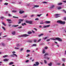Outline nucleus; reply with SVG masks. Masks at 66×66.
I'll return each mask as SVG.
<instances>
[{"label":"nucleus","instance_id":"f257e3e1","mask_svg":"<svg viewBox=\"0 0 66 66\" xmlns=\"http://www.w3.org/2000/svg\"><path fill=\"white\" fill-rule=\"evenodd\" d=\"M51 39L53 40H57L59 41V42H62V39L59 37L56 38L55 39L54 38H51Z\"/></svg>","mask_w":66,"mask_h":66},{"label":"nucleus","instance_id":"f03ea898","mask_svg":"<svg viewBox=\"0 0 66 66\" xmlns=\"http://www.w3.org/2000/svg\"><path fill=\"white\" fill-rule=\"evenodd\" d=\"M49 55V54L48 53H45L44 55V59H47V60H49V58L47 56V55Z\"/></svg>","mask_w":66,"mask_h":66},{"label":"nucleus","instance_id":"7ed1b4c3","mask_svg":"<svg viewBox=\"0 0 66 66\" xmlns=\"http://www.w3.org/2000/svg\"><path fill=\"white\" fill-rule=\"evenodd\" d=\"M29 35L26 34H24L23 35H19L18 36L19 37H27V36H29Z\"/></svg>","mask_w":66,"mask_h":66},{"label":"nucleus","instance_id":"20e7f679","mask_svg":"<svg viewBox=\"0 0 66 66\" xmlns=\"http://www.w3.org/2000/svg\"><path fill=\"white\" fill-rule=\"evenodd\" d=\"M26 23H27L32 24V21H28V20H26Z\"/></svg>","mask_w":66,"mask_h":66},{"label":"nucleus","instance_id":"39448f33","mask_svg":"<svg viewBox=\"0 0 66 66\" xmlns=\"http://www.w3.org/2000/svg\"><path fill=\"white\" fill-rule=\"evenodd\" d=\"M54 6H55L54 5H51V6L49 8V9L50 10H51V9H52L54 7Z\"/></svg>","mask_w":66,"mask_h":66},{"label":"nucleus","instance_id":"423d86ee","mask_svg":"<svg viewBox=\"0 0 66 66\" xmlns=\"http://www.w3.org/2000/svg\"><path fill=\"white\" fill-rule=\"evenodd\" d=\"M55 18H58V17H60V14H56L55 15Z\"/></svg>","mask_w":66,"mask_h":66},{"label":"nucleus","instance_id":"0eeeda50","mask_svg":"<svg viewBox=\"0 0 66 66\" xmlns=\"http://www.w3.org/2000/svg\"><path fill=\"white\" fill-rule=\"evenodd\" d=\"M50 26V25L44 26H43V28H47V27H49Z\"/></svg>","mask_w":66,"mask_h":66},{"label":"nucleus","instance_id":"6e6552de","mask_svg":"<svg viewBox=\"0 0 66 66\" xmlns=\"http://www.w3.org/2000/svg\"><path fill=\"white\" fill-rule=\"evenodd\" d=\"M13 54L14 55H15L16 57H17V55H16L15 54H14V53H16V52L15 51H13L12 52Z\"/></svg>","mask_w":66,"mask_h":66},{"label":"nucleus","instance_id":"1a4fd4ad","mask_svg":"<svg viewBox=\"0 0 66 66\" xmlns=\"http://www.w3.org/2000/svg\"><path fill=\"white\" fill-rule=\"evenodd\" d=\"M9 60V59H4V61L5 62H6V61H8Z\"/></svg>","mask_w":66,"mask_h":66},{"label":"nucleus","instance_id":"9d476101","mask_svg":"<svg viewBox=\"0 0 66 66\" xmlns=\"http://www.w3.org/2000/svg\"><path fill=\"white\" fill-rule=\"evenodd\" d=\"M65 23V22L64 21L63 22L62 21H61V24H64Z\"/></svg>","mask_w":66,"mask_h":66},{"label":"nucleus","instance_id":"9b49d317","mask_svg":"<svg viewBox=\"0 0 66 66\" xmlns=\"http://www.w3.org/2000/svg\"><path fill=\"white\" fill-rule=\"evenodd\" d=\"M44 35V34H42L40 35H38V37H40L42 36H43Z\"/></svg>","mask_w":66,"mask_h":66},{"label":"nucleus","instance_id":"f8f14e48","mask_svg":"<svg viewBox=\"0 0 66 66\" xmlns=\"http://www.w3.org/2000/svg\"><path fill=\"white\" fill-rule=\"evenodd\" d=\"M61 22H62V21H57V23H58L61 24Z\"/></svg>","mask_w":66,"mask_h":66},{"label":"nucleus","instance_id":"ddd939ff","mask_svg":"<svg viewBox=\"0 0 66 66\" xmlns=\"http://www.w3.org/2000/svg\"><path fill=\"white\" fill-rule=\"evenodd\" d=\"M35 63H36V65L37 66H38V65H39V63L38 62H36Z\"/></svg>","mask_w":66,"mask_h":66},{"label":"nucleus","instance_id":"4468645a","mask_svg":"<svg viewBox=\"0 0 66 66\" xmlns=\"http://www.w3.org/2000/svg\"><path fill=\"white\" fill-rule=\"evenodd\" d=\"M13 64H14V63L13 62H11L9 64V65H13Z\"/></svg>","mask_w":66,"mask_h":66},{"label":"nucleus","instance_id":"2eb2a0df","mask_svg":"<svg viewBox=\"0 0 66 66\" xmlns=\"http://www.w3.org/2000/svg\"><path fill=\"white\" fill-rule=\"evenodd\" d=\"M8 56H8L7 55H6L3 56V57H4V58H5V57H7Z\"/></svg>","mask_w":66,"mask_h":66},{"label":"nucleus","instance_id":"dca6fc26","mask_svg":"<svg viewBox=\"0 0 66 66\" xmlns=\"http://www.w3.org/2000/svg\"><path fill=\"white\" fill-rule=\"evenodd\" d=\"M48 65L49 66H51L52 65V63H51V62L50 63L48 64Z\"/></svg>","mask_w":66,"mask_h":66},{"label":"nucleus","instance_id":"f3484780","mask_svg":"<svg viewBox=\"0 0 66 66\" xmlns=\"http://www.w3.org/2000/svg\"><path fill=\"white\" fill-rule=\"evenodd\" d=\"M1 44L2 45V46H3V47H4V46H5V44L3 43H1Z\"/></svg>","mask_w":66,"mask_h":66},{"label":"nucleus","instance_id":"a211bd4d","mask_svg":"<svg viewBox=\"0 0 66 66\" xmlns=\"http://www.w3.org/2000/svg\"><path fill=\"white\" fill-rule=\"evenodd\" d=\"M31 51L30 50H27L26 51L27 52H30Z\"/></svg>","mask_w":66,"mask_h":66},{"label":"nucleus","instance_id":"6ab92c4d","mask_svg":"<svg viewBox=\"0 0 66 66\" xmlns=\"http://www.w3.org/2000/svg\"><path fill=\"white\" fill-rule=\"evenodd\" d=\"M46 23H50V21H47L45 22Z\"/></svg>","mask_w":66,"mask_h":66},{"label":"nucleus","instance_id":"aec40b11","mask_svg":"<svg viewBox=\"0 0 66 66\" xmlns=\"http://www.w3.org/2000/svg\"><path fill=\"white\" fill-rule=\"evenodd\" d=\"M24 25H25L26 26V23H22V26H23Z\"/></svg>","mask_w":66,"mask_h":66},{"label":"nucleus","instance_id":"412c9836","mask_svg":"<svg viewBox=\"0 0 66 66\" xmlns=\"http://www.w3.org/2000/svg\"><path fill=\"white\" fill-rule=\"evenodd\" d=\"M43 53L44 54L45 53V50L44 49L42 51Z\"/></svg>","mask_w":66,"mask_h":66},{"label":"nucleus","instance_id":"4be33fe9","mask_svg":"<svg viewBox=\"0 0 66 66\" xmlns=\"http://www.w3.org/2000/svg\"><path fill=\"white\" fill-rule=\"evenodd\" d=\"M34 6L35 7H39V5H35Z\"/></svg>","mask_w":66,"mask_h":66},{"label":"nucleus","instance_id":"5701e85b","mask_svg":"<svg viewBox=\"0 0 66 66\" xmlns=\"http://www.w3.org/2000/svg\"><path fill=\"white\" fill-rule=\"evenodd\" d=\"M32 32H31L29 31L28 32V34H32Z\"/></svg>","mask_w":66,"mask_h":66},{"label":"nucleus","instance_id":"b1692460","mask_svg":"<svg viewBox=\"0 0 66 66\" xmlns=\"http://www.w3.org/2000/svg\"><path fill=\"white\" fill-rule=\"evenodd\" d=\"M13 13H16L17 12V11H12Z\"/></svg>","mask_w":66,"mask_h":66},{"label":"nucleus","instance_id":"393cba45","mask_svg":"<svg viewBox=\"0 0 66 66\" xmlns=\"http://www.w3.org/2000/svg\"><path fill=\"white\" fill-rule=\"evenodd\" d=\"M19 25H13L12 26V27H17Z\"/></svg>","mask_w":66,"mask_h":66},{"label":"nucleus","instance_id":"a878e982","mask_svg":"<svg viewBox=\"0 0 66 66\" xmlns=\"http://www.w3.org/2000/svg\"><path fill=\"white\" fill-rule=\"evenodd\" d=\"M33 46H36V44H34L31 46V47H33Z\"/></svg>","mask_w":66,"mask_h":66},{"label":"nucleus","instance_id":"bb28decb","mask_svg":"<svg viewBox=\"0 0 66 66\" xmlns=\"http://www.w3.org/2000/svg\"><path fill=\"white\" fill-rule=\"evenodd\" d=\"M12 34L13 35H15V31H13L12 32Z\"/></svg>","mask_w":66,"mask_h":66},{"label":"nucleus","instance_id":"cd10ccee","mask_svg":"<svg viewBox=\"0 0 66 66\" xmlns=\"http://www.w3.org/2000/svg\"><path fill=\"white\" fill-rule=\"evenodd\" d=\"M15 49H16V50H18L19 48L18 47H15Z\"/></svg>","mask_w":66,"mask_h":66},{"label":"nucleus","instance_id":"c85d7f7f","mask_svg":"<svg viewBox=\"0 0 66 66\" xmlns=\"http://www.w3.org/2000/svg\"><path fill=\"white\" fill-rule=\"evenodd\" d=\"M2 24H3V25H4V26H6V24H5V23H4V22H2Z\"/></svg>","mask_w":66,"mask_h":66},{"label":"nucleus","instance_id":"c756f323","mask_svg":"<svg viewBox=\"0 0 66 66\" xmlns=\"http://www.w3.org/2000/svg\"><path fill=\"white\" fill-rule=\"evenodd\" d=\"M42 14H39V15L38 14L37 15V16H38V17H40V16H41V15H42Z\"/></svg>","mask_w":66,"mask_h":66},{"label":"nucleus","instance_id":"7c9ffc66","mask_svg":"<svg viewBox=\"0 0 66 66\" xmlns=\"http://www.w3.org/2000/svg\"><path fill=\"white\" fill-rule=\"evenodd\" d=\"M24 13V11H20L19 12L20 14H22V13Z\"/></svg>","mask_w":66,"mask_h":66},{"label":"nucleus","instance_id":"2f4dec72","mask_svg":"<svg viewBox=\"0 0 66 66\" xmlns=\"http://www.w3.org/2000/svg\"><path fill=\"white\" fill-rule=\"evenodd\" d=\"M4 5H8V3H6L4 4Z\"/></svg>","mask_w":66,"mask_h":66},{"label":"nucleus","instance_id":"473e14b6","mask_svg":"<svg viewBox=\"0 0 66 66\" xmlns=\"http://www.w3.org/2000/svg\"><path fill=\"white\" fill-rule=\"evenodd\" d=\"M62 11H63V12H64L65 13H66V11L65 10H63Z\"/></svg>","mask_w":66,"mask_h":66},{"label":"nucleus","instance_id":"72a5a7b5","mask_svg":"<svg viewBox=\"0 0 66 66\" xmlns=\"http://www.w3.org/2000/svg\"><path fill=\"white\" fill-rule=\"evenodd\" d=\"M27 16H28L27 15H25L23 17H24V18H26V17H27Z\"/></svg>","mask_w":66,"mask_h":66},{"label":"nucleus","instance_id":"f704fd0d","mask_svg":"<svg viewBox=\"0 0 66 66\" xmlns=\"http://www.w3.org/2000/svg\"><path fill=\"white\" fill-rule=\"evenodd\" d=\"M44 61L45 64H47V61L46 60H44Z\"/></svg>","mask_w":66,"mask_h":66},{"label":"nucleus","instance_id":"c9c22d12","mask_svg":"<svg viewBox=\"0 0 66 66\" xmlns=\"http://www.w3.org/2000/svg\"><path fill=\"white\" fill-rule=\"evenodd\" d=\"M42 40V39H39L38 41H37V42H40V40Z\"/></svg>","mask_w":66,"mask_h":66},{"label":"nucleus","instance_id":"e433bc0d","mask_svg":"<svg viewBox=\"0 0 66 66\" xmlns=\"http://www.w3.org/2000/svg\"><path fill=\"white\" fill-rule=\"evenodd\" d=\"M62 3H60L58 4V5H62Z\"/></svg>","mask_w":66,"mask_h":66},{"label":"nucleus","instance_id":"4c0bfd02","mask_svg":"<svg viewBox=\"0 0 66 66\" xmlns=\"http://www.w3.org/2000/svg\"><path fill=\"white\" fill-rule=\"evenodd\" d=\"M43 3L44 4H45L46 3H47V2H43Z\"/></svg>","mask_w":66,"mask_h":66},{"label":"nucleus","instance_id":"58836bf2","mask_svg":"<svg viewBox=\"0 0 66 66\" xmlns=\"http://www.w3.org/2000/svg\"><path fill=\"white\" fill-rule=\"evenodd\" d=\"M34 43H36V42L37 41V39H36L34 40Z\"/></svg>","mask_w":66,"mask_h":66},{"label":"nucleus","instance_id":"ea45409f","mask_svg":"<svg viewBox=\"0 0 66 66\" xmlns=\"http://www.w3.org/2000/svg\"><path fill=\"white\" fill-rule=\"evenodd\" d=\"M20 45H19V44H16V47H19Z\"/></svg>","mask_w":66,"mask_h":66},{"label":"nucleus","instance_id":"a19ab883","mask_svg":"<svg viewBox=\"0 0 66 66\" xmlns=\"http://www.w3.org/2000/svg\"><path fill=\"white\" fill-rule=\"evenodd\" d=\"M14 55L13 54V55H11L10 56H11V57H14Z\"/></svg>","mask_w":66,"mask_h":66},{"label":"nucleus","instance_id":"79ce46f5","mask_svg":"<svg viewBox=\"0 0 66 66\" xmlns=\"http://www.w3.org/2000/svg\"><path fill=\"white\" fill-rule=\"evenodd\" d=\"M62 9V8L61 7H58V10H60V9Z\"/></svg>","mask_w":66,"mask_h":66},{"label":"nucleus","instance_id":"37998d69","mask_svg":"<svg viewBox=\"0 0 66 66\" xmlns=\"http://www.w3.org/2000/svg\"><path fill=\"white\" fill-rule=\"evenodd\" d=\"M57 65H61V63H59L56 64Z\"/></svg>","mask_w":66,"mask_h":66},{"label":"nucleus","instance_id":"c03bdc74","mask_svg":"<svg viewBox=\"0 0 66 66\" xmlns=\"http://www.w3.org/2000/svg\"><path fill=\"white\" fill-rule=\"evenodd\" d=\"M1 19H3L4 18V17L3 16H1Z\"/></svg>","mask_w":66,"mask_h":66},{"label":"nucleus","instance_id":"a18cd8bd","mask_svg":"<svg viewBox=\"0 0 66 66\" xmlns=\"http://www.w3.org/2000/svg\"><path fill=\"white\" fill-rule=\"evenodd\" d=\"M47 38H48V37H46L44 38L43 39H44V40H45V39H47Z\"/></svg>","mask_w":66,"mask_h":66},{"label":"nucleus","instance_id":"49530a36","mask_svg":"<svg viewBox=\"0 0 66 66\" xmlns=\"http://www.w3.org/2000/svg\"><path fill=\"white\" fill-rule=\"evenodd\" d=\"M19 21H23V19H19Z\"/></svg>","mask_w":66,"mask_h":66},{"label":"nucleus","instance_id":"de8ad7c7","mask_svg":"<svg viewBox=\"0 0 66 66\" xmlns=\"http://www.w3.org/2000/svg\"><path fill=\"white\" fill-rule=\"evenodd\" d=\"M65 59H62V61H63V62H65Z\"/></svg>","mask_w":66,"mask_h":66},{"label":"nucleus","instance_id":"09e8293b","mask_svg":"<svg viewBox=\"0 0 66 66\" xmlns=\"http://www.w3.org/2000/svg\"><path fill=\"white\" fill-rule=\"evenodd\" d=\"M39 20V19L38 18H36V19H35V20Z\"/></svg>","mask_w":66,"mask_h":66},{"label":"nucleus","instance_id":"8fccbe9b","mask_svg":"<svg viewBox=\"0 0 66 66\" xmlns=\"http://www.w3.org/2000/svg\"><path fill=\"white\" fill-rule=\"evenodd\" d=\"M7 21H11V20L10 19H7Z\"/></svg>","mask_w":66,"mask_h":66},{"label":"nucleus","instance_id":"3c124183","mask_svg":"<svg viewBox=\"0 0 66 66\" xmlns=\"http://www.w3.org/2000/svg\"><path fill=\"white\" fill-rule=\"evenodd\" d=\"M44 49H48V47H45L44 48Z\"/></svg>","mask_w":66,"mask_h":66},{"label":"nucleus","instance_id":"603ef678","mask_svg":"<svg viewBox=\"0 0 66 66\" xmlns=\"http://www.w3.org/2000/svg\"><path fill=\"white\" fill-rule=\"evenodd\" d=\"M8 15L9 16H12V15L10 14H9Z\"/></svg>","mask_w":66,"mask_h":66},{"label":"nucleus","instance_id":"864d4df0","mask_svg":"<svg viewBox=\"0 0 66 66\" xmlns=\"http://www.w3.org/2000/svg\"><path fill=\"white\" fill-rule=\"evenodd\" d=\"M29 62V60H27L26 61V63H28V62Z\"/></svg>","mask_w":66,"mask_h":66},{"label":"nucleus","instance_id":"5fc2aeb1","mask_svg":"<svg viewBox=\"0 0 66 66\" xmlns=\"http://www.w3.org/2000/svg\"><path fill=\"white\" fill-rule=\"evenodd\" d=\"M2 28L4 30H5V28L4 27H2Z\"/></svg>","mask_w":66,"mask_h":66},{"label":"nucleus","instance_id":"6e6d98bb","mask_svg":"<svg viewBox=\"0 0 66 66\" xmlns=\"http://www.w3.org/2000/svg\"><path fill=\"white\" fill-rule=\"evenodd\" d=\"M21 21H19V22H18V24H20V23H21Z\"/></svg>","mask_w":66,"mask_h":66},{"label":"nucleus","instance_id":"4d7b16f0","mask_svg":"<svg viewBox=\"0 0 66 66\" xmlns=\"http://www.w3.org/2000/svg\"><path fill=\"white\" fill-rule=\"evenodd\" d=\"M34 30H35V31H37V29H36V28H34Z\"/></svg>","mask_w":66,"mask_h":66},{"label":"nucleus","instance_id":"13d9d810","mask_svg":"<svg viewBox=\"0 0 66 66\" xmlns=\"http://www.w3.org/2000/svg\"><path fill=\"white\" fill-rule=\"evenodd\" d=\"M32 41L31 40H29V42L30 43H32Z\"/></svg>","mask_w":66,"mask_h":66},{"label":"nucleus","instance_id":"bf43d9fd","mask_svg":"<svg viewBox=\"0 0 66 66\" xmlns=\"http://www.w3.org/2000/svg\"><path fill=\"white\" fill-rule=\"evenodd\" d=\"M64 19L65 20H66V17H64Z\"/></svg>","mask_w":66,"mask_h":66},{"label":"nucleus","instance_id":"052dcab7","mask_svg":"<svg viewBox=\"0 0 66 66\" xmlns=\"http://www.w3.org/2000/svg\"><path fill=\"white\" fill-rule=\"evenodd\" d=\"M36 66L37 65L35 64H34L33 65V66Z\"/></svg>","mask_w":66,"mask_h":66},{"label":"nucleus","instance_id":"680f3d73","mask_svg":"<svg viewBox=\"0 0 66 66\" xmlns=\"http://www.w3.org/2000/svg\"><path fill=\"white\" fill-rule=\"evenodd\" d=\"M50 39H48L47 40V42H48L49 41H50Z\"/></svg>","mask_w":66,"mask_h":66},{"label":"nucleus","instance_id":"e2e57ef3","mask_svg":"<svg viewBox=\"0 0 66 66\" xmlns=\"http://www.w3.org/2000/svg\"><path fill=\"white\" fill-rule=\"evenodd\" d=\"M22 50H23V48H21L20 50V51H22Z\"/></svg>","mask_w":66,"mask_h":66},{"label":"nucleus","instance_id":"0e129e2a","mask_svg":"<svg viewBox=\"0 0 66 66\" xmlns=\"http://www.w3.org/2000/svg\"><path fill=\"white\" fill-rule=\"evenodd\" d=\"M32 33H35V31H34L33 30H32Z\"/></svg>","mask_w":66,"mask_h":66},{"label":"nucleus","instance_id":"69168bd1","mask_svg":"<svg viewBox=\"0 0 66 66\" xmlns=\"http://www.w3.org/2000/svg\"><path fill=\"white\" fill-rule=\"evenodd\" d=\"M7 40H10L11 39L10 38H8L7 39Z\"/></svg>","mask_w":66,"mask_h":66},{"label":"nucleus","instance_id":"338daca9","mask_svg":"<svg viewBox=\"0 0 66 66\" xmlns=\"http://www.w3.org/2000/svg\"><path fill=\"white\" fill-rule=\"evenodd\" d=\"M63 2L64 3H66V1H63Z\"/></svg>","mask_w":66,"mask_h":66},{"label":"nucleus","instance_id":"774afa93","mask_svg":"<svg viewBox=\"0 0 66 66\" xmlns=\"http://www.w3.org/2000/svg\"><path fill=\"white\" fill-rule=\"evenodd\" d=\"M44 22H43V23H40V24H44Z\"/></svg>","mask_w":66,"mask_h":66}]
</instances>
